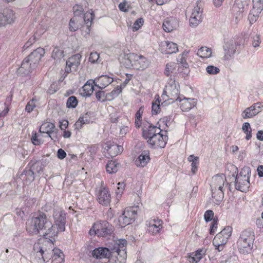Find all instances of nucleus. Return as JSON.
<instances>
[{
    "label": "nucleus",
    "instance_id": "1",
    "mask_svg": "<svg viewBox=\"0 0 263 263\" xmlns=\"http://www.w3.org/2000/svg\"><path fill=\"white\" fill-rule=\"evenodd\" d=\"M26 230L32 235L41 232L43 236L47 237H55L58 234L55 226L44 213H40L36 216L28 220L26 223Z\"/></svg>",
    "mask_w": 263,
    "mask_h": 263
},
{
    "label": "nucleus",
    "instance_id": "2",
    "mask_svg": "<svg viewBox=\"0 0 263 263\" xmlns=\"http://www.w3.org/2000/svg\"><path fill=\"white\" fill-rule=\"evenodd\" d=\"M147 124L148 127L145 128L146 126H144L142 134L148 144L154 148L164 147L168 140L166 131L163 132L160 128L149 123Z\"/></svg>",
    "mask_w": 263,
    "mask_h": 263
},
{
    "label": "nucleus",
    "instance_id": "3",
    "mask_svg": "<svg viewBox=\"0 0 263 263\" xmlns=\"http://www.w3.org/2000/svg\"><path fill=\"white\" fill-rule=\"evenodd\" d=\"M55 237H44L43 242H37L34 245L33 251L35 259L39 263H44L48 261L57 249L54 247L52 239Z\"/></svg>",
    "mask_w": 263,
    "mask_h": 263
},
{
    "label": "nucleus",
    "instance_id": "4",
    "mask_svg": "<svg viewBox=\"0 0 263 263\" xmlns=\"http://www.w3.org/2000/svg\"><path fill=\"white\" fill-rule=\"evenodd\" d=\"M255 239L254 231L249 228L243 231L237 242L240 253L248 254L252 250Z\"/></svg>",
    "mask_w": 263,
    "mask_h": 263
},
{
    "label": "nucleus",
    "instance_id": "5",
    "mask_svg": "<svg viewBox=\"0 0 263 263\" xmlns=\"http://www.w3.org/2000/svg\"><path fill=\"white\" fill-rule=\"evenodd\" d=\"M114 231V227L107 221L103 220L94 223L89 231L90 235H97L99 237L110 236Z\"/></svg>",
    "mask_w": 263,
    "mask_h": 263
},
{
    "label": "nucleus",
    "instance_id": "6",
    "mask_svg": "<svg viewBox=\"0 0 263 263\" xmlns=\"http://www.w3.org/2000/svg\"><path fill=\"white\" fill-rule=\"evenodd\" d=\"M249 173H250V168L244 167L236 176L234 174H233L235 179L234 185L236 190L242 192L248 190L250 185Z\"/></svg>",
    "mask_w": 263,
    "mask_h": 263
},
{
    "label": "nucleus",
    "instance_id": "7",
    "mask_svg": "<svg viewBox=\"0 0 263 263\" xmlns=\"http://www.w3.org/2000/svg\"><path fill=\"white\" fill-rule=\"evenodd\" d=\"M137 215L136 207L126 208L123 214L119 216L118 221L121 227L129 224L134 221Z\"/></svg>",
    "mask_w": 263,
    "mask_h": 263
},
{
    "label": "nucleus",
    "instance_id": "8",
    "mask_svg": "<svg viewBox=\"0 0 263 263\" xmlns=\"http://www.w3.org/2000/svg\"><path fill=\"white\" fill-rule=\"evenodd\" d=\"M96 197L98 202L102 205L107 206L110 205L111 197L108 188L102 184L96 189Z\"/></svg>",
    "mask_w": 263,
    "mask_h": 263
},
{
    "label": "nucleus",
    "instance_id": "9",
    "mask_svg": "<svg viewBox=\"0 0 263 263\" xmlns=\"http://www.w3.org/2000/svg\"><path fill=\"white\" fill-rule=\"evenodd\" d=\"M53 218L58 233L65 230L66 213L61 209H55L53 211Z\"/></svg>",
    "mask_w": 263,
    "mask_h": 263
},
{
    "label": "nucleus",
    "instance_id": "10",
    "mask_svg": "<svg viewBox=\"0 0 263 263\" xmlns=\"http://www.w3.org/2000/svg\"><path fill=\"white\" fill-rule=\"evenodd\" d=\"M45 54V50L42 48H37L32 52L27 58L25 59L31 64L33 69H36L42 57Z\"/></svg>",
    "mask_w": 263,
    "mask_h": 263
},
{
    "label": "nucleus",
    "instance_id": "11",
    "mask_svg": "<svg viewBox=\"0 0 263 263\" xmlns=\"http://www.w3.org/2000/svg\"><path fill=\"white\" fill-rule=\"evenodd\" d=\"M81 58V55L80 54H76L70 57L66 61L65 72L68 74L70 72L76 71L78 67L80 64Z\"/></svg>",
    "mask_w": 263,
    "mask_h": 263
},
{
    "label": "nucleus",
    "instance_id": "12",
    "mask_svg": "<svg viewBox=\"0 0 263 263\" xmlns=\"http://www.w3.org/2000/svg\"><path fill=\"white\" fill-rule=\"evenodd\" d=\"M15 19V12L11 9H5L0 13V27L13 23Z\"/></svg>",
    "mask_w": 263,
    "mask_h": 263
},
{
    "label": "nucleus",
    "instance_id": "13",
    "mask_svg": "<svg viewBox=\"0 0 263 263\" xmlns=\"http://www.w3.org/2000/svg\"><path fill=\"white\" fill-rule=\"evenodd\" d=\"M163 221L159 219H154L147 221V231L152 235L160 234L163 229Z\"/></svg>",
    "mask_w": 263,
    "mask_h": 263
},
{
    "label": "nucleus",
    "instance_id": "14",
    "mask_svg": "<svg viewBox=\"0 0 263 263\" xmlns=\"http://www.w3.org/2000/svg\"><path fill=\"white\" fill-rule=\"evenodd\" d=\"M178 87V83L172 79L168 82V85L166 87L169 94L168 97L170 100L177 101L181 98L179 96L180 91Z\"/></svg>",
    "mask_w": 263,
    "mask_h": 263
},
{
    "label": "nucleus",
    "instance_id": "15",
    "mask_svg": "<svg viewBox=\"0 0 263 263\" xmlns=\"http://www.w3.org/2000/svg\"><path fill=\"white\" fill-rule=\"evenodd\" d=\"M238 45V43L233 40L225 43L223 46L224 51L223 59L224 60H229L233 57Z\"/></svg>",
    "mask_w": 263,
    "mask_h": 263
},
{
    "label": "nucleus",
    "instance_id": "16",
    "mask_svg": "<svg viewBox=\"0 0 263 263\" xmlns=\"http://www.w3.org/2000/svg\"><path fill=\"white\" fill-rule=\"evenodd\" d=\"M95 15L92 12H87L83 15V20L85 25L82 27L81 30L82 34L85 37L89 36L90 33V27L92 24V21L94 19Z\"/></svg>",
    "mask_w": 263,
    "mask_h": 263
},
{
    "label": "nucleus",
    "instance_id": "17",
    "mask_svg": "<svg viewBox=\"0 0 263 263\" xmlns=\"http://www.w3.org/2000/svg\"><path fill=\"white\" fill-rule=\"evenodd\" d=\"M250 0H235L232 10L238 17H241L242 13L248 9Z\"/></svg>",
    "mask_w": 263,
    "mask_h": 263
},
{
    "label": "nucleus",
    "instance_id": "18",
    "mask_svg": "<svg viewBox=\"0 0 263 263\" xmlns=\"http://www.w3.org/2000/svg\"><path fill=\"white\" fill-rule=\"evenodd\" d=\"M261 103H256L249 107L247 108L241 114V116L244 119L251 118L256 116L260 111Z\"/></svg>",
    "mask_w": 263,
    "mask_h": 263
},
{
    "label": "nucleus",
    "instance_id": "19",
    "mask_svg": "<svg viewBox=\"0 0 263 263\" xmlns=\"http://www.w3.org/2000/svg\"><path fill=\"white\" fill-rule=\"evenodd\" d=\"M130 59L135 60V67L138 69L143 70L148 67L149 61L147 59L141 55L131 54Z\"/></svg>",
    "mask_w": 263,
    "mask_h": 263
},
{
    "label": "nucleus",
    "instance_id": "20",
    "mask_svg": "<svg viewBox=\"0 0 263 263\" xmlns=\"http://www.w3.org/2000/svg\"><path fill=\"white\" fill-rule=\"evenodd\" d=\"M112 252L107 248L99 247L95 248L91 253V256L96 259L108 258Z\"/></svg>",
    "mask_w": 263,
    "mask_h": 263
},
{
    "label": "nucleus",
    "instance_id": "21",
    "mask_svg": "<svg viewBox=\"0 0 263 263\" xmlns=\"http://www.w3.org/2000/svg\"><path fill=\"white\" fill-rule=\"evenodd\" d=\"M114 81V78L107 75H102L93 80L95 86L100 89H103Z\"/></svg>",
    "mask_w": 263,
    "mask_h": 263
},
{
    "label": "nucleus",
    "instance_id": "22",
    "mask_svg": "<svg viewBox=\"0 0 263 263\" xmlns=\"http://www.w3.org/2000/svg\"><path fill=\"white\" fill-rule=\"evenodd\" d=\"M179 101L180 102V108L184 111L190 110L196 104V100L195 99L183 98H180Z\"/></svg>",
    "mask_w": 263,
    "mask_h": 263
},
{
    "label": "nucleus",
    "instance_id": "23",
    "mask_svg": "<svg viewBox=\"0 0 263 263\" xmlns=\"http://www.w3.org/2000/svg\"><path fill=\"white\" fill-rule=\"evenodd\" d=\"M34 69L32 68L31 64L24 59L17 71V74L20 76L24 77L28 76Z\"/></svg>",
    "mask_w": 263,
    "mask_h": 263
},
{
    "label": "nucleus",
    "instance_id": "24",
    "mask_svg": "<svg viewBox=\"0 0 263 263\" xmlns=\"http://www.w3.org/2000/svg\"><path fill=\"white\" fill-rule=\"evenodd\" d=\"M226 178L224 176L216 175L212 178L211 184V189L223 190Z\"/></svg>",
    "mask_w": 263,
    "mask_h": 263
},
{
    "label": "nucleus",
    "instance_id": "25",
    "mask_svg": "<svg viewBox=\"0 0 263 263\" xmlns=\"http://www.w3.org/2000/svg\"><path fill=\"white\" fill-rule=\"evenodd\" d=\"M206 251L204 249H199L191 253L188 257L189 261L191 263H197L205 254Z\"/></svg>",
    "mask_w": 263,
    "mask_h": 263
},
{
    "label": "nucleus",
    "instance_id": "26",
    "mask_svg": "<svg viewBox=\"0 0 263 263\" xmlns=\"http://www.w3.org/2000/svg\"><path fill=\"white\" fill-rule=\"evenodd\" d=\"M127 241L125 239H120L118 240V242L116 243L112 250L114 253H119L121 255L126 256V253L125 252V246L126 245Z\"/></svg>",
    "mask_w": 263,
    "mask_h": 263
},
{
    "label": "nucleus",
    "instance_id": "27",
    "mask_svg": "<svg viewBox=\"0 0 263 263\" xmlns=\"http://www.w3.org/2000/svg\"><path fill=\"white\" fill-rule=\"evenodd\" d=\"M162 47L165 48L164 52L165 54L176 53L178 51L177 45L172 42L165 41Z\"/></svg>",
    "mask_w": 263,
    "mask_h": 263
},
{
    "label": "nucleus",
    "instance_id": "28",
    "mask_svg": "<svg viewBox=\"0 0 263 263\" xmlns=\"http://www.w3.org/2000/svg\"><path fill=\"white\" fill-rule=\"evenodd\" d=\"M212 197L213 198V202L215 204L219 205L222 200L224 197V193L223 190H218L217 189H211Z\"/></svg>",
    "mask_w": 263,
    "mask_h": 263
},
{
    "label": "nucleus",
    "instance_id": "29",
    "mask_svg": "<svg viewBox=\"0 0 263 263\" xmlns=\"http://www.w3.org/2000/svg\"><path fill=\"white\" fill-rule=\"evenodd\" d=\"M122 147L117 144H107V151L110 157H115L122 151Z\"/></svg>",
    "mask_w": 263,
    "mask_h": 263
},
{
    "label": "nucleus",
    "instance_id": "30",
    "mask_svg": "<svg viewBox=\"0 0 263 263\" xmlns=\"http://www.w3.org/2000/svg\"><path fill=\"white\" fill-rule=\"evenodd\" d=\"M220 236L221 237H218L217 234L213 240L214 246L217 248L219 251H220L222 249L223 246L226 244L228 240L224 236L221 235Z\"/></svg>",
    "mask_w": 263,
    "mask_h": 263
},
{
    "label": "nucleus",
    "instance_id": "31",
    "mask_svg": "<svg viewBox=\"0 0 263 263\" xmlns=\"http://www.w3.org/2000/svg\"><path fill=\"white\" fill-rule=\"evenodd\" d=\"M51 263H64V255L59 249H56L51 256Z\"/></svg>",
    "mask_w": 263,
    "mask_h": 263
},
{
    "label": "nucleus",
    "instance_id": "32",
    "mask_svg": "<svg viewBox=\"0 0 263 263\" xmlns=\"http://www.w3.org/2000/svg\"><path fill=\"white\" fill-rule=\"evenodd\" d=\"M93 80L87 81L83 86V95L86 97H89L94 90V85L95 83H93Z\"/></svg>",
    "mask_w": 263,
    "mask_h": 263
},
{
    "label": "nucleus",
    "instance_id": "33",
    "mask_svg": "<svg viewBox=\"0 0 263 263\" xmlns=\"http://www.w3.org/2000/svg\"><path fill=\"white\" fill-rule=\"evenodd\" d=\"M150 158L147 154L142 153L135 160V164L138 167H144L149 161Z\"/></svg>",
    "mask_w": 263,
    "mask_h": 263
},
{
    "label": "nucleus",
    "instance_id": "34",
    "mask_svg": "<svg viewBox=\"0 0 263 263\" xmlns=\"http://www.w3.org/2000/svg\"><path fill=\"white\" fill-rule=\"evenodd\" d=\"M126 256L121 255L119 253L112 252L111 257L109 259V263H125Z\"/></svg>",
    "mask_w": 263,
    "mask_h": 263
},
{
    "label": "nucleus",
    "instance_id": "35",
    "mask_svg": "<svg viewBox=\"0 0 263 263\" xmlns=\"http://www.w3.org/2000/svg\"><path fill=\"white\" fill-rule=\"evenodd\" d=\"M35 173L30 168L28 170H24L21 174L23 179L26 178V183H30L34 180Z\"/></svg>",
    "mask_w": 263,
    "mask_h": 263
},
{
    "label": "nucleus",
    "instance_id": "36",
    "mask_svg": "<svg viewBox=\"0 0 263 263\" xmlns=\"http://www.w3.org/2000/svg\"><path fill=\"white\" fill-rule=\"evenodd\" d=\"M119 164L115 161H109L106 166V171L109 174L116 173Z\"/></svg>",
    "mask_w": 263,
    "mask_h": 263
},
{
    "label": "nucleus",
    "instance_id": "37",
    "mask_svg": "<svg viewBox=\"0 0 263 263\" xmlns=\"http://www.w3.org/2000/svg\"><path fill=\"white\" fill-rule=\"evenodd\" d=\"M55 128L54 124L50 122H45L42 124L40 128V132L46 133L47 135Z\"/></svg>",
    "mask_w": 263,
    "mask_h": 263
},
{
    "label": "nucleus",
    "instance_id": "38",
    "mask_svg": "<svg viewBox=\"0 0 263 263\" xmlns=\"http://www.w3.org/2000/svg\"><path fill=\"white\" fill-rule=\"evenodd\" d=\"M187 159L189 161L192 162V172H193V174H195L197 172V168L198 167L199 158L198 157H195L194 155H192L189 156Z\"/></svg>",
    "mask_w": 263,
    "mask_h": 263
},
{
    "label": "nucleus",
    "instance_id": "39",
    "mask_svg": "<svg viewBox=\"0 0 263 263\" xmlns=\"http://www.w3.org/2000/svg\"><path fill=\"white\" fill-rule=\"evenodd\" d=\"M197 54L202 58H208L211 56L212 52L209 48L202 47L198 50Z\"/></svg>",
    "mask_w": 263,
    "mask_h": 263
},
{
    "label": "nucleus",
    "instance_id": "40",
    "mask_svg": "<svg viewBox=\"0 0 263 263\" xmlns=\"http://www.w3.org/2000/svg\"><path fill=\"white\" fill-rule=\"evenodd\" d=\"M122 89V85L117 86L110 92H108L107 98L108 101H111L116 97H117L119 96V95L120 93H121Z\"/></svg>",
    "mask_w": 263,
    "mask_h": 263
},
{
    "label": "nucleus",
    "instance_id": "41",
    "mask_svg": "<svg viewBox=\"0 0 263 263\" xmlns=\"http://www.w3.org/2000/svg\"><path fill=\"white\" fill-rule=\"evenodd\" d=\"M30 169L35 173L37 174H41L43 171V167L42 164L40 161H36L32 163L30 167Z\"/></svg>",
    "mask_w": 263,
    "mask_h": 263
},
{
    "label": "nucleus",
    "instance_id": "42",
    "mask_svg": "<svg viewBox=\"0 0 263 263\" xmlns=\"http://www.w3.org/2000/svg\"><path fill=\"white\" fill-rule=\"evenodd\" d=\"M177 68V64L174 62H171L167 63L165 66L164 74L168 77L171 76V73L175 72Z\"/></svg>",
    "mask_w": 263,
    "mask_h": 263
},
{
    "label": "nucleus",
    "instance_id": "43",
    "mask_svg": "<svg viewBox=\"0 0 263 263\" xmlns=\"http://www.w3.org/2000/svg\"><path fill=\"white\" fill-rule=\"evenodd\" d=\"M242 130L246 134V139L249 140L252 137V128L249 123L245 122L242 124Z\"/></svg>",
    "mask_w": 263,
    "mask_h": 263
},
{
    "label": "nucleus",
    "instance_id": "44",
    "mask_svg": "<svg viewBox=\"0 0 263 263\" xmlns=\"http://www.w3.org/2000/svg\"><path fill=\"white\" fill-rule=\"evenodd\" d=\"M190 25L191 27H195L197 26L202 21V15H198L196 16H190Z\"/></svg>",
    "mask_w": 263,
    "mask_h": 263
},
{
    "label": "nucleus",
    "instance_id": "45",
    "mask_svg": "<svg viewBox=\"0 0 263 263\" xmlns=\"http://www.w3.org/2000/svg\"><path fill=\"white\" fill-rule=\"evenodd\" d=\"M232 232V228L230 226L226 227L220 232L218 233V237H221L220 236H223L228 239L231 236Z\"/></svg>",
    "mask_w": 263,
    "mask_h": 263
},
{
    "label": "nucleus",
    "instance_id": "46",
    "mask_svg": "<svg viewBox=\"0 0 263 263\" xmlns=\"http://www.w3.org/2000/svg\"><path fill=\"white\" fill-rule=\"evenodd\" d=\"M64 57V52L60 50L58 47H55L52 53V58L55 60H59Z\"/></svg>",
    "mask_w": 263,
    "mask_h": 263
},
{
    "label": "nucleus",
    "instance_id": "47",
    "mask_svg": "<svg viewBox=\"0 0 263 263\" xmlns=\"http://www.w3.org/2000/svg\"><path fill=\"white\" fill-rule=\"evenodd\" d=\"M78 100L75 96L69 97L67 100L66 106L69 108H74L78 105Z\"/></svg>",
    "mask_w": 263,
    "mask_h": 263
},
{
    "label": "nucleus",
    "instance_id": "48",
    "mask_svg": "<svg viewBox=\"0 0 263 263\" xmlns=\"http://www.w3.org/2000/svg\"><path fill=\"white\" fill-rule=\"evenodd\" d=\"M96 97L97 100L102 102L108 101V93H106L104 91L99 90L96 93Z\"/></svg>",
    "mask_w": 263,
    "mask_h": 263
},
{
    "label": "nucleus",
    "instance_id": "49",
    "mask_svg": "<svg viewBox=\"0 0 263 263\" xmlns=\"http://www.w3.org/2000/svg\"><path fill=\"white\" fill-rule=\"evenodd\" d=\"M79 20L77 17H73L69 22V29L71 31H75L78 29L79 25L78 24Z\"/></svg>",
    "mask_w": 263,
    "mask_h": 263
},
{
    "label": "nucleus",
    "instance_id": "50",
    "mask_svg": "<svg viewBox=\"0 0 263 263\" xmlns=\"http://www.w3.org/2000/svg\"><path fill=\"white\" fill-rule=\"evenodd\" d=\"M131 54H136L134 53H130L129 54H127L124 58V63L125 67L126 68H129L132 66H135V60H132V59H130V57H130V55Z\"/></svg>",
    "mask_w": 263,
    "mask_h": 263
},
{
    "label": "nucleus",
    "instance_id": "51",
    "mask_svg": "<svg viewBox=\"0 0 263 263\" xmlns=\"http://www.w3.org/2000/svg\"><path fill=\"white\" fill-rule=\"evenodd\" d=\"M110 121L111 123H118L120 121H121V124H122L123 120H126L127 119L125 117H119L116 113H111L109 115Z\"/></svg>",
    "mask_w": 263,
    "mask_h": 263
},
{
    "label": "nucleus",
    "instance_id": "52",
    "mask_svg": "<svg viewBox=\"0 0 263 263\" xmlns=\"http://www.w3.org/2000/svg\"><path fill=\"white\" fill-rule=\"evenodd\" d=\"M263 10V2L261 0H258L253 4V8L251 10H254L255 12L260 14Z\"/></svg>",
    "mask_w": 263,
    "mask_h": 263
},
{
    "label": "nucleus",
    "instance_id": "53",
    "mask_svg": "<svg viewBox=\"0 0 263 263\" xmlns=\"http://www.w3.org/2000/svg\"><path fill=\"white\" fill-rule=\"evenodd\" d=\"M47 136L54 142L59 141L61 137V135L59 134L58 130L55 128L49 133Z\"/></svg>",
    "mask_w": 263,
    "mask_h": 263
},
{
    "label": "nucleus",
    "instance_id": "54",
    "mask_svg": "<svg viewBox=\"0 0 263 263\" xmlns=\"http://www.w3.org/2000/svg\"><path fill=\"white\" fill-rule=\"evenodd\" d=\"M260 14L255 12L254 10H251L248 16V19L251 24L255 23L258 18Z\"/></svg>",
    "mask_w": 263,
    "mask_h": 263
},
{
    "label": "nucleus",
    "instance_id": "55",
    "mask_svg": "<svg viewBox=\"0 0 263 263\" xmlns=\"http://www.w3.org/2000/svg\"><path fill=\"white\" fill-rule=\"evenodd\" d=\"M178 71L182 77L185 78L187 77L190 72V69L189 66H179L178 68Z\"/></svg>",
    "mask_w": 263,
    "mask_h": 263
},
{
    "label": "nucleus",
    "instance_id": "56",
    "mask_svg": "<svg viewBox=\"0 0 263 263\" xmlns=\"http://www.w3.org/2000/svg\"><path fill=\"white\" fill-rule=\"evenodd\" d=\"M35 101L36 100L33 98L27 103L25 107V110L27 112L30 113L36 107Z\"/></svg>",
    "mask_w": 263,
    "mask_h": 263
},
{
    "label": "nucleus",
    "instance_id": "57",
    "mask_svg": "<svg viewBox=\"0 0 263 263\" xmlns=\"http://www.w3.org/2000/svg\"><path fill=\"white\" fill-rule=\"evenodd\" d=\"M206 72L210 74H216L220 71L219 69L213 65H209L206 68Z\"/></svg>",
    "mask_w": 263,
    "mask_h": 263
},
{
    "label": "nucleus",
    "instance_id": "58",
    "mask_svg": "<svg viewBox=\"0 0 263 263\" xmlns=\"http://www.w3.org/2000/svg\"><path fill=\"white\" fill-rule=\"evenodd\" d=\"M218 226V218H213V220L212 221L211 224L210 226V234L211 235H213L217 228Z\"/></svg>",
    "mask_w": 263,
    "mask_h": 263
},
{
    "label": "nucleus",
    "instance_id": "59",
    "mask_svg": "<svg viewBox=\"0 0 263 263\" xmlns=\"http://www.w3.org/2000/svg\"><path fill=\"white\" fill-rule=\"evenodd\" d=\"M39 35L37 34H34L31 37H30L29 40L26 43V44L24 46V49H27L29 47H30L33 43L35 42L36 40H37L39 38Z\"/></svg>",
    "mask_w": 263,
    "mask_h": 263
},
{
    "label": "nucleus",
    "instance_id": "60",
    "mask_svg": "<svg viewBox=\"0 0 263 263\" xmlns=\"http://www.w3.org/2000/svg\"><path fill=\"white\" fill-rule=\"evenodd\" d=\"M144 20L142 18L137 19L134 24L133 31H137L143 24Z\"/></svg>",
    "mask_w": 263,
    "mask_h": 263
},
{
    "label": "nucleus",
    "instance_id": "61",
    "mask_svg": "<svg viewBox=\"0 0 263 263\" xmlns=\"http://www.w3.org/2000/svg\"><path fill=\"white\" fill-rule=\"evenodd\" d=\"M214 217V212L213 211L209 210L205 211L204 214V218L206 222H209L211 221L212 220H213Z\"/></svg>",
    "mask_w": 263,
    "mask_h": 263
},
{
    "label": "nucleus",
    "instance_id": "62",
    "mask_svg": "<svg viewBox=\"0 0 263 263\" xmlns=\"http://www.w3.org/2000/svg\"><path fill=\"white\" fill-rule=\"evenodd\" d=\"M36 199L32 197H27L24 201V204L27 207H32L35 204Z\"/></svg>",
    "mask_w": 263,
    "mask_h": 263
},
{
    "label": "nucleus",
    "instance_id": "63",
    "mask_svg": "<svg viewBox=\"0 0 263 263\" xmlns=\"http://www.w3.org/2000/svg\"><path fill=\"white\" fill-rule=\"evenodd\" d=\"M152 112L153 115H157L160 110V106L159 104V101H158V103L156 101L155 103L152 104Z\"/></svg>",
    "mask_w": 263,
    "mask_h": 263
},
{
    "label": "nucleus",
    "instance_id": "64",
    "mask_svg": "<svg viewBox=\"0 0 263 263\" xmlns=\"http://www.w3.org/2000/svg\"><path fill=\"white\" fill-rule=\"evenodd\" d=\"M99 59V54L97 52H91L90 54V56L89 58V61L92 63H95L98 62V60Z\"/></svg>",
    "mask_w": 263,
    "mask_h": 263
}]
</instances>
